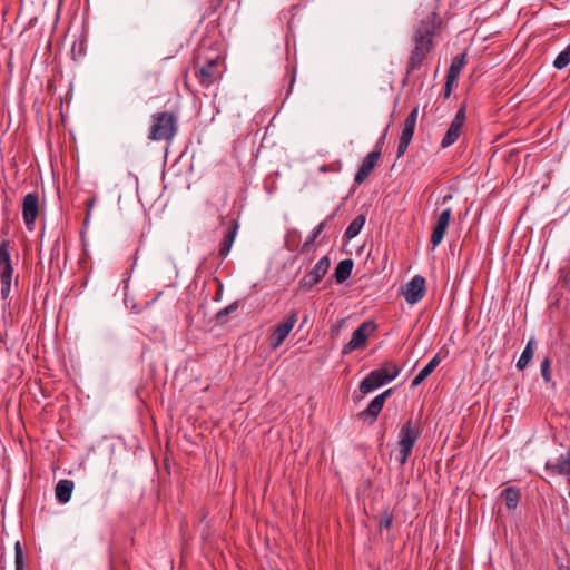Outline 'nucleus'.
<instances>
[{"mask_svg":"<svg viewBox=\"0 0 570 570\" xmlns=\"http://www.w3.org/2000/svg\"><path fill=\"white\" fill-rule=\"evenodd\" d=\"M440 24L441 20L438 13L432 12L416 26L413 36L414 46L406 63V75H411L423 66L433 48V37Z\"/></svg>","mask_w":570,"mask_h":570,"instance_id":"1","label":"nucleus"},{"mask_svg":"<svg viewBox=\"0 0 570 570\" xmlns=\"http://www.w3.org/2000/svg\"><path fill=\"white\" fill-rule=\"evenodd\" d=\"M178 119V114L175 111L164 110L153 114L150 116L148 139L171 144L179 129Z\"/></svg>","mask_w":570,"mask_h":570,"instance_id":"2","label":"nucleus"},{"mask_svg":"<svg viewBox=\"0 0 570 570\" xmlns=\"http://www.w3.org/2000/svg\"><path fill=\"white\" fill-rule=\"evenodd\" d=\"M420 434L421 431L419 423H415L412 417H410L400 429L395 459L401 466L406 463L417 439L420 438Z\"/></svg>","mask_w":570,"mask_h":570,"instance_id":"3","label":"nucleus"},{"mask_svg":"<svg viewBox=\"0 0 570 570\" xmlns=\"http://www.w3.org/2000/svg\"><path fill=\"white\" fill-rule=\"evenodd\" d=\"M401 370L393 362H386L381 367L370 372L360 383V392L367 394L380 386L395 380Z\"/></svg>","mask_w":570,"mask_h":570,"instance_id":"4","label":"nucleus"},{"mask_svg":"<svg viewBox=\"0 0 570 570\" xmlns=\"http://www.w3.org/2000/svg\"><path fill=\"white\" fill-rule=\"evenodd\" d=\"M13 267L9 252V240L3 239L0 244V285L1 298L6 302L11 292Z\"/></svg>","mask_w":570,"mask_h":570,"instance_id":"5","label":"nucleus"},{"mask_svg":"<svg viewBox=\"0 0 570 570\" xmlns=\"http://www.w3.org/2000/svg\"><path fill=\"white\" fill-rule=\"evenodd\" d=\"M377 328L374 321L363 322L353 333L351 340L342 347V355L351 354L355 350L364 348L370 335Z\"/></svg>","mask_w":570,"mask_h":570,"instance_id":"6","label":"nucleus"},{"mask_svg":"<svg viewBox=\"0 0 570 570\" xmlns=\"http://www.w3.org/2000/svg\"><path fill=\"white\" fill-rule=\"evenodd\" d=\"M298 320V312L296 309L291 311L284 318V321L274 327L273 333L269 337V345L272 348L279 347L286 340L291 331L294 328Z\"/></svg>","mask_w":570,"mask_h":570,"instance_id":"7","label":"nucleus"},{"mask_svg":"<svg viewBox=\"0 0 570 570\" xmlns=\"http://www.w3.org/2000/svg\"><path fill=\"white\" fill-rule=\"evenodd\" d=\"M387 128L385 129L384 134L380 138L376 148L368 153L365 158L362 160L358 170L355 174L354 183L357 185L363 184L373 171L374 167L376 166L380 157H381V147L380 144L385 139Z\"/></svg>","mask_w":570,"mask_h":570,"instance_id":"8","label":"nucleus"},{"mask_svg":"<svg viewBox=\"0 0 570 570\" xmlns=\"http://www.w3.org/2000/svg\"><path fill=\"white\" fill-rule=\"evenodd\" d=\"M220 56L205 60V62L197 69L196 76L203 88H209L220 77L219 71Z\"/></svg>","mask_w":570,"mask_h":570,"instance_id":"9","label":"nucleus"},{"mask_svg":"<svg viewBox=\"0 0 570 570\" xmlns=\"http://www.w3.org/2000/svg\"><path fill=\"white\" fill-rule=\"evenodd\" d=\"M331 266V261L328 256H323L315 265L314 267L302 277L299 281V288L304 291H309L318 284L322 278L327 274L328 268Z\"/></svg>","mask_w":570,"mask_h":570,"instance_id":"10","label":"nucleus"},{"mask_svg":"<svg viewBox=\"0 0 570 570\" xmlns=\"http://www.w3.org/2000/svg\"><path fill=\"white\" fill-rule=\"evenodd\" d=\"M417 115H419V107H414L403 122L402 132L400 136L397 149H396L397 158H401L405 154V151L413 138L415 126H416V120H417Z\"/></svg>","mask_w":570,"mask_h":570,"instance_id":"11","label":"nucleus"},{"mask_svg":"<svg viewBox=\"0 0 570 570\" xmlns=\"http://www.w3.org/2000/svg\"><path fill=\"white\" fill-rule=\"evenodd\" d=\"M465 107L462 106L452 119L443 139L441 140V148L445 149L452 146L460 138L464 124H465Z\"/></svg>","mask_w":570,"mask_h":570,"instance_id":"12","label":"nucleus"},{"mask_svg":"<svg viewBox=\"0 0 570 570\" xmlns=\"http://www.w3.org/2000/svg\"><path fill=\"white\" fill-rule=\"evenodd\" d=\"M392 393H393V389H387L384 392H382L381 394L376 395L370 402V404L366 406V409H364L363 411H361L358 413V419H361L363 421H368L370 424H373L376 421L380 412L382 411L386 399L390 397L392 395Z\"/></svg>","mask_w":570,"mask_h":570,"instance_id":"13","label":"nucleus"},{"mask_svg":"<svg viewBox=\"0 0 570 570\" xmlns=\"http://www.w3.org/2000/svg\"><path fill=\"white\" fill-rule=\"evenodd\" d=\"M39 215V195L37 193H29L22 200V217L28 229L32 226Z\"/></svg>","mask_w":570,"mask_h":570,"instance_id":"14","label":"nucleus"},{"mask_svg":"<svg viewBox=\"0 0 570 570\" xmlns=\"http://www.w3.org/2000/svg\"><path fill=\"white\" fill-rule=\"evenodd\" d=\"M425 289L424 277L415 275L405 286L404 298L409 304L413 305L424 297Z\"/></svg>","mask_w":570,"mask_h":570,"instance_id":"15","label":"nucleus"},{"mask_svg":"<svg viewBox=\"0 0 570 570\" xmlns=\"http://www.w3.org/2000/svg\"><path fill=\"white\" fill-rule=\"evenodd\" d=\"M451 215L452 209L446 208L442 210L441 214L438 216L436 223L433 227V232L431 235V243L433 247H436L442 243L450 224Z\"/></svg>","mask_w":570,"mask_h":570,"instance_id":"16","label":"nucleus"},{"mask_svg":"<svg viewBox=\"0 0 570 570\" xmlns=\"http://www.w3.org/2000/svg\"><path fill=\"white\" fill-rule=\"evenodd\" d=\"M544 469L550 474L570 475V448L566 455H560L556 462L547 461Z\"/></svg>","mask_w":570,"mask_h":570,"instance_id":"17","label":"nucleus"},{"mask_svg":"<svg viewBox=\"0 0 570 570\" xmlns=\"http://www.w3.org/2000/svg\"><path fill=\"white\" fill-rule=\"evenodd\" d=\"M448 352L444 355H441V352L436 353L430 362L417 373V375L412 380L411 386L416 387L421 383H423L429 375L439 366L444 357H446Z\"/></svg>","mask_w":570,"mask_h":570,"instance_id":"18","label":"nucleus"},{"mask_svg":"<svg viewBox=\"0 0 570 570\" xmlns=\"http://www.w3.org/2000/svg\"><path fill=\"white\" fill-rule=\"evenodd\" d=\"M238 222L236 219L232 220L230 226L225 232L223 240L220 242L218 255L220 258H226L237 235L238 232Z\"/></svg>","mask_w":570,"mask_h":570,"instance_id":"19","label":"nucleus"},{"mask_svg":"<svg viewBox=\"0 0 570 570\" xmlns=\"http://www.w3.org/2000/svg\"><path fill=\"white\" fill-rule=\"evenodd\" d=\"M75 483L71 480H60L55 489L56 499L58 502L65 504L70 501Z\"/></svg>","mask_w":570,"mask_h":570,"instance_id":"20","label":"nucleus"},{"mask_svg":"<svg viewBox=\"0 0 570 570\" xmlns=\"http://www.w3.org/2000/svg\"><path fill=\"white\" fill-rule=\"evenodd\" d=\"M354 262L352 258L341 261L334 271V277L337 284H343L352 274Z\"/></svg>","mask_w":570,"mask_h":570,"instance_id":"21","label":"nucleus"},{"mask_svg":"<svg viewBox=\"0 0 570 570\" xmlns=\"http://www.w3.org/2000/svg\"><path fill=\"white\" fill-rule=\"evenodd\" d=\"M535 338L534 337H531L524 350L522 351L515 366L519 371H522L527 367V365L532 361L533 358V355H534V347H535Z\"/></svg>","mask_w":570,"mask_h":570,"instance_id":"22","label":"nucleus"},{"mask_svg":"<svg viewBox=\"0 0 570 570\" xmlns=\"http://www.w3.org/2000/svg\"><path fill=\"white\" fill-rule=\"evenodd\" d=\"M239 301H235L233 302L232 304H229L228 306L219 309L216 314H215V323L217 325H225L228 323L229 321V315L235 313L238 308H239Z\"/></svg>","mask_w":570,"mask_h":570,"instance_id":"23","label":"nucleus"},{"mask_svg":"<svg viewBox=\"0 0 570 570\" xmlns=\"http://www.w3.org/2000/svg\"><path fill=\"white\" fill-rule=\"evenodd\" d=\"M502 497L504 499L507 508L509 510H514L520 501V490L515 487L505 488L502 491Z\"/></svg>","mask_w":570,"mask_h":570,"instance_id":"24","label":"nucleus"},{"mask_svg":"<svg viewBox=\"0 0 570 570\" xmlns=\"http://www.w3.org/2000/svg\"><path fill=\"white\" fill-rule=\"evenodd\" d=\"M365 220L366 218L364 215H357L347 226L344 234L345 238L352 239L356 237L363 228Z\"/></svg>","mask_w":570,"mask_h":570,"instance_id":"25","label":"nucleus"},{"mask_svg":"<svg viewBox=\"0 0 570 570\" xmlns=\"http://www.w3.org/2000/svg\"><path fill=\"white\" fill-rule=\"evenodd\" d=\"M336 215V212H334L332 215H330L325 220L321 222L311 233V235L307 237L305 243L303 244L302 250H306L307 247L320 236V234L324 230L326 227V224L328 220H331Z\"/></svg>","mask_w":570,"mask_h":570,"instance_id":"26","label":"nucleus"},{"mask_svg":"<svg viewBox=\"0 0 570 570\" xmlns=\"http://www.w3.org/2000/svg\"><path fill=\"white\" fill-rule=\"evenodd\" d=\"M570 63V43L554 59L553 67L558 70L566 68Z\"/></svg>","mask_w":570,"mask_h":570,"instance_id":"27","label":"nucleus"},{"mask_svg":"<svg viewBox=\"0 0 570 570\" xmlns=\"http://www.w3.org/2000/svg\"><path fill=\"white\" fill-rule=\"evenodd\" d=\"M540 372L546 383H551L552 386H556V383L552 381L551 361L549 357H544L542 360L540 364Z\"/></svg>","mask_w":570,"mask_h":570,"instance_id":"28","label":"nucleus"},{"mask_svg":"<svg viewBox=\"0 0 570 570\" xmlns=\"http://www.w3.org/2000/svg\"><path fill=\"white\" fill-rule=\"evenodd\" d=\"M14 570H24V554L20 541L14 543Z\"/></svg>","mask_w":570,"mask_h":570,"instance_id":"29","label":"nucleus"},{"mask_svg":"<svg viewBox=\"0 0 570 570\" xmlns=\"http://www.w3.org/2000/svg\"><path fill=\"white\" fill-rule=\"evenodd\" d=\"M393 524V514L387 510L383 511L379 517V529H390Z\"/></svg>","mask_w":570,"mask_h":570,"instance_id":"30","label":"nucleus"},{"mask_svg":"<svg viewBox=\"0 0 570 570\" xmlns=\"http://www.w3.org/2000/svg\"><path fill=\"white\" fill-rule=\"evenodd\" d=\"M464 65H465V55L462 53V55L456 56L453 59V61H452V63H451L449 69H451L455 73L460 75V72L463 69Z\"/></svg>","mask_w":570,"mask_h":570,"instance_id":"31","label":"nucleus"},{"mask_svg":"<svg viewBox=\"0 0 570 570\" xmlns=\"http://www.w3.org/2000/svg\"><path fill=\"white\" fill-rule=\"evenodd\" d=\"M285 79H288V90H287V94H289L292 91L293 86H294L295 80H296V69L294 67H291V66L287 67Z\"/></svg>","mask_w":570,"mask_h":570,"instance_id":"32","label":"nucleus"},{"mask_svg":"<svg viewBox=\"0 0 570 570\" xmlns=\"http://www.w3.org/2000/svg\"><path fill=\"white\" fill-rule=\"evenodd\" d=\"M209 3H210V10L206 11L203 14V18L209 17L213 12H215L216 9L220 6L222 0H209Z\"/></svg>","mask_w":570,"mask_h":570,"instance_id":"33","label":"nucleus"},{"mask_svg":"<svg viewBox=\"0 0 570 570\" xmlns=\"http://www.w3.org/2000/svg\"><path fill=\"white\" fill-rule=\"evenodd\" d=\"M459 77L458 73H455L454 71H452L451 69H449L448 71V75H446V83H450L452 85L453 81Z\"/></svg>","mask_w":570,"mask_h":570,"instance_id":"34","label":"nucleus"},{"mask_svg":"<svg viewBox=\"0 0 570 570\" xmlns=\"http://www.w3.org/2000/svg\"><path fill=\"white\" fill-rule=\"evenodd\" d=\"M561 282L563 287L570 289V271L566 273Z\"/></svg>","mask_w":570,"mask_h":570,"instance_id":"35","label":"nucleus"},{"mask_svg":"<svg viewBox=\"0 0 570 570\" xmlns=\"http://www.w3.org/2000/svg\"><path fill=\"white\" fill-rule=\"evenodd\" d=\"M94 203H95V199H94V198L89 199V200H88V203H87V205H88V210H87V215H86V218H85V223H87V222H88V219H89L90 210H91V208L94 207Z\"/></svg>","mask_w":570,"mask_h":570,"instance_id":"36","label":"nucleus"},{"mask_svg":"<svg viewBox=\"0 0 570 570\" xmlns=\"http://www.w3.org/2000/svg\"><path fill=\"white\" fill-rule=\"evenodd\" d=\"M222 291H223V284L219 282V289H218L216 296L214 297V301L218 302L222 299Z\"/></svg>","mask_w":570,"mask_h":570,"instance_id":"37","label":"nucleus"},{"mask_svg":"<svg viewBox=\"0 0 570 570\" xmlns=\"http://www.w3.org/2000/svg\"><path fill=\"white\" fill-rule=\"evenodd\" d=\"M452 90V85L445 82L444 97H449Z\"/></svg>","mask_w":570,"mask_h":570,"instance_id":"38","label":"nucleus"},{"mask_svg":"<svg viewBox=\"0 0 570 570\" xmlns=\"http://www.w3.org/2000/svg\"><path fill=\"white\" fill-rule=\"evenodd\" d=\"M451 197H452L451 195H448V196H445V197L443 198V200L445 202V200H448V199H451Z\"/></svg>","mask_w":570,"mask_h":570,"instance_id":"39","label":"nucleus"},{"mask_svg":"<svg viewBox=\"0 0 570 570\" xmlns=\"http://www.w3.org/2000/svg\"><path fill=\"white\" fill-rule=\"evenodd\" d=\"M196 60H197V63H199V62H200V56H198V57L196 58Z\"/></svg>","mask_w":570,"mask_h":570,"instance_id":"40","label":"nucleus"}]
</instances>
